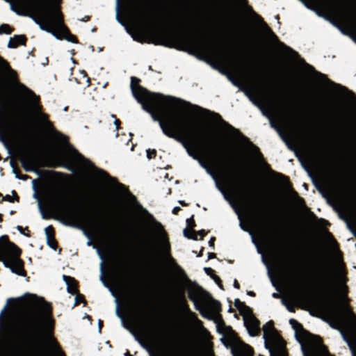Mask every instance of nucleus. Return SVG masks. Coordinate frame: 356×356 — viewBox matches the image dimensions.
I'll return each mask as SVG.
<instances>
[{"instance_id":"obj_19","label":"nucleus","mask_w":356,"mask_h":356,"mask_svg":"<svg viewBox=\"0 0 356 356\" xmlns=\"http://www.w3.org/2000/svg\"><path fill=\"white\" fill-rule=\"evenodd\" d=\"M343 340L348 343L353 354L356 353V335H341Z\"/></svg>"},{"instance_id":"obj_51","label":"nucleus","mask_w":356,"mask_h":356,"mask_svg":"<svg viewBox=\"0 0 356 356\" xmlns=\"http://www.w3.org/2000/svg\"><path fill=\"white\" fill-rule=\"evenodd\" d=\"M125 356H133L129 351H127V353H125Z\"/></svg>"},{"instance_id":"obj_11","label":"nucleus","mask_w":356,"mask_h":356,"mask_svg":"<svg viewBox=\"0 0 356 356\" xmlns=\"http://www.w3.org/2000/svg\"><path fill=\"white\" fill-rule=\"evenodd\" d=\"M300 343L304 356H328L327 347L321 335H295Z\"/></svg>"},{"instance_id":"obj_52","label":"nucleus","mask_w":356,"mask_h":356,"mask_svg":"<svg viewBox=\"0 0 356 356\" xmlns=\"http://www.w3.org/2000/svg\"><path fill=\"white\" fill-rule=\"evenodd\" d=\"M17 177H18L19 179H25L26 178V175H24V176H23V177H19V176H17Z\"/></svg>"},{"instance_id":"obj_44","label":"nucleus","mask_w":356,"mask_h":356,"mask_svg":"<svg viewBox=\"0 0 356 356\" xmlns=\"http://www.w3.org/2000/svg\"><path fill=\"white\" fill-rule=\"evenodd\" d=\"M222 337L224 338H228V337H233L234 338H236V337H238V335H225V334H223Z\"/></svg>"},{"instance_id":"obj_7","label":"nucleus","mask_w":356,"mask_h":356,"mask_svg":"<svg viewBox=\"0 0 356 356\" xmlns=\"http://www.w3.org/2000/svg\"><path fill=\"white\" fill-rule=\"evenodd\" d=\"M169 325L179 332H199L205 334L201 321L189 308L183 292L176 294L172 301V314L168 318Z\"/></svg>"},{"instance_id":"obj_59","label":"nucleus","mask_w":356,"mask_h":356,"mask_svg":"<svg viewBox=\"0 0 356 356\" xmlns=\"http://www.w3.org/2000/svg\"><path fill=\"white\" fill-rule=\"evenodd\" d=\"M101 268H103V263L101 264Z\"/></svg>"},{"instance_id":"obj_4","label":"nucleus","mask_w":356,"mask_h":356,"mask_svg":"<svg viewBox=\"0 0 356 356\" xmlns=\"http://www.w3.org/2000/svg\"><path fill=\"white\" fill-rule=\"evenodd\" d=\"M197 335H134L135 339L149 353L156 356V353L169 356H193L177 337H197ZM208 339L212 335H200Z\"/></svg>"},{"instance_id":"obj_5","label":"nucleus","mask_w":356,"mask_h":356,"mask_svg":"<svg viewBox=\"0 0 356 356\" xmlns=\"http://www.w3.org/2000/svg\"><path fill=\"white\" fill-rule=\"evenodd\" d=\"M67 155L66 158L58 153L52 152L48 155L47 163L49 165H63L74 171L77 166L82 167L86 170L93 172L102 180L107 181L110 184L115 186L122 193H126L127 189L122 184H118L115 178L109 177L106 172L98 169L90 161L83 157L72 146L67 145Z\"/></svg>"},{"instance_id":"obj_48","label":"nucleus","mask_w":356,"mask_h":356,"mask_svg":"<svg viewBox=\"0 0 356 356\" xmlns=\"http://www.w3.org/2000/svg\"><path fill=\"white\" fill-rule=\"evenodd\" d=\"M215 257V254L214 253H209V259H212V258H214Z\"/></svg>"},{"instance_id":"obj_61","label":"nucleus","mask_w":356,"mask_h":356,"mask_svg":"<svg viewBox=\"0 0 356 356\" xmlns=\"http://www.w3.org/2000/svg\"><path fill=\"white\" fill-rule=\"evenodd\" d=\"M1 220V215L0 214V221Z\"/></svg>"},{"instance_id":"obj_57","label":"nucleus","mask_w":356,"mask_h":356,"mask_svg":"<svg viewBox=\"0 0 356 356\" xmlns=\"http://www.w3.org/2000/svg\"><path fill=\"white\" fill-rule=\"evenodd\" d=\"M101 325H102V322H101V321H99V327H101Z\"/></svg>"},{"instance_id":"obj_6","label":"nucleus","mask_w":356,"mask_h":356,"mask_svg":"<svg viewBox=\"0 0 356 356\" xmlns=\"http://www.w3.org/2000/svg\"><path fill=\"white\" fill-rule=\"evenodd\" d=\"M41 195L45 203L63 216L70 225L82 226L91 224L90 220L81 212L72 209L67 195L56 185L49 184L43 187Z\"/></svg>"},{"instance_id":"obj_30","label":"nucleus","mask_w":356,"mask_h":356,"mask_svg":"<svg viewBox=\"0 0 356 356\" xmlns=\"http://www.w3.org/2000/svg\"><path fill=\"white\" fill-rule=\"evenodd\" d=\"M119 9H120V0H116V11H117L116 19L120 24L124 25V23L122 22V21L120 19V18L119 17Z\"/></svg>"},{"instance_id":"obj_36","label":"nucleus","mask_w":356,"mask_h":356,"mask_svg":"<svg viewBox=\"0 0 356 356\" xmlns=\"http://www.w3.org/2000/svg\"><path fill=\"white\" fill-rule=\"evenodd\" d=\"M17 356H27V354L21 348H18L16 351Z\"/></svg>"},{"instance_id":"obj_28","label":"nucleus","mask_w":356,"mask_h":356,"mask_svg":"<svg viewBox=\"0 0 356 356\" xmlns=\"http://www.w3.org/2000/svg\"><path fill=\"white\" fill-rule=\"evenodd\" d=\"M23 165L26 170H31L33 166V161L28 160L23 161Z\"/></svg>"},{"instance_id":"obj_34","label":"nucleus","mask_w":356,"mask_h":356,"mask_svg":"<svg viewBox=\"0 0 356 356\" xmlns=\"http://www.w3.org/2000/svg\"><path fill=\"white\" fill-rule=\"evenodd\" d=\"M321 78H322V81L325 82V83H330L332 85H334L337 88H339L340 86L339 85H336L334 84V83L331 82L330 80H328L323 74H320Z\"/></svg>"},{"instance_id":"obj_1","label":"nucleus","mask_w":356,"mask_h":356,"mask_svg":"<svg viewBox=\"0 0 356 356\" xmlns=\"http://www.w3.org/2000/svg\"><path fill=\"white\" fill-rule=\"evenodd\" d=\"M131 88L134 97L154 121H158L163 134L181 143L188 154L198 161L215 180L216 186L227 200L224 188L211 170L219 164L218 156L199 140L189 129L179 99L160 93L150 92L139 86V79L131 77Z\"/></svg>"},{"instance_id":"obj_50","label":"nucleus","mask_w":356,"mask_h":356,"mask_svg":"<svg viewBox=\"0 0 356 356\" xmlns=\"http://www.w3.org/2000/svg\"><path fill=\"white\" fill-rule=\"evenodd\" d=\"M248 294L249 296H254V293L253 291H248Z\"/></svg>"},{"instance_id":"obj_2","label":"nucleus","mask_w":356,"mask_h":356,"mask_svg":"<svg viewBox=\"0 0 356 356\" xmlns=\"http://www.w3.org/2000/svg\"><path fill=\"white\" fill-rule=\"evenodd\" d=\"M50 305L31 295L26 300H8L0 312V334H52Z\"/></svg>"},{"instance_id":"obj_3","label":"nucleus","mask_w":356,"mask_h":356,"mask_svg":"<svg viewBox=\"0 0 356 356\" xmlns=\"http://www.w3.org/2000/svg\"><path fill=\"white\" fill-rule=\"evenodd\" d=\"M3 99H6L15 114L21 115L26 108H29L41 127L51 132L60 142L67 140L65 136L54 130L47 115L41 111L39 97L18 81L17 72L0 56V106Z\"/></svg>"},{"instance_id":"obj_23","label":"nucleus","mask_w":356,"mask_h":356,"mask_svg":"<svg viewBox=\"0 0 356 356\" xmlns=\"http://www.w3.org/2000/svg\"><path fill=\"white\" fill-rule=\"evenodd\" d=\"M172 271L181 280H185L186 279L187 276H186V274L185 273L184 270H183V268L177 265V266H175L172 270Z\"/></svg>"},{"instance_id":"obj_47","label":"nucleus","mask_w":356,"mask_h":356,"mask_svg":"<svg viewBox=\"0 0 356 356\" xmlns=\"http://www.w3.org/2000/svg\"><path fill=\"white\" fill-rule=\"evenodd\" d=\"M33 197L38 200L39 205H40V198L38 197V195L36 193H35Z\"/></svg>"},{"instance_id":"obj_15","label":"nucleus","mask_w":356,"mask_h":356,"mask_svg":"<svg viewBox=\"0 0 356 356\" xmlns=\"http://www.w3.org/2000/svg\"><path fill=\"white\" fill-rule=\"evenodd\" d=\"M55 335H0L1 337V356L3 355V343L6 337H50L54 343L55 347L58 350L59 356H65L64 352L61 350L60 345L54 337Z\"/></svg>"},{"instance_id":"obj_46","label":"nucleus","mask_w":356,"mask_h":356,"mask_svg":"<svg viewBox=\"0 0 356 356\" xmlns=\"http://www.w3.org/2000/svg\"><path fill=\"white\" fill-rule=\"evenodd\" d=\"M234 286L236 289H239V284L238 283L236 280H234Z\"/></svg>"},{"instance_id":"obj_29","label":"nucleus","mask_w":356,"mask_h":356,"mask_svg":"<svg viewBox=\"0 0 356 356\" xmlns=\"http://www.w3.org/2000/svg\"><path fill=\"white\" fill-rule=\"evenodd\" d=\"M188 227L186 229L188 231V234H191L190 231H193L192 229L195 226V222L193 218L187 219Z\"/></svg>"},{"instance_id":"obj_25","label":"nucleus","mask_w":356,"mask_h":356,"mask_svg":"<svg viewBox=\"0 0 356 356\" xmlns=\"http://www.w3.org/2000/svg\"><path fill=\"white\" fill-rule=\"evenodd\" d=\"M264 334H274L273 323L272 321L267 323L263 326Z\"/></svg>"},{"instance_id":"obj_18","label":"nucleus","mask_w":356,"mask_h":356,"mask_svg":"<svg viewBox=\"0 0 356 356\" xmlns=\"http://www.w3.org/2000/svg\"><path fill=\"white\" fill-rule=\"evenodd\" d=\"M26 38L24 35H17L13 36V38H10L8 43V48H16L19 45H22L25 44Z\"/></svg>"},{"instance_id":"obj_45","label":"nucleus","mask_w":356,"mask_h":356,"mask_svg":"<svg viewBox=\"0 0 356 356\" xmlns=\"http://www.w3.org/2000/svg\"><path fill=\"white\" fill-rule=\"evenodd\" d=\"M17 230H18L20 233H22V234H24L23 227H21V226H17Z\"/></svg>"},{"instance_id":"obj_37","label":"nucleus","mask_w":356,"mask_h":356,"mask_svg":"<svg viewBox=\"0 0 356 356\" xmlns=\"http://www.w3.org/2000/svg\"><path fill=\"white\" fill-rule=\"evenodd\" d=\"M48 239V243L49 245V246L53 248V249H56V242L54 241V239H51V238H47Z\"/></svg>"},{"instance_id":"obj_24","label":"nucleus","mask_w":356,"mask_h":356,"mask_svg":"<svg viewBox=\"0 0 356 356\" xmlns=\"http://www.w3.org/2000/svg\"><path fill=\"white\" fill-rule=\"evenodd\" d=\"M289 322L295 331V334H302L301 332L302 327V325L299 323H298L294 319H291ZM307 334H309V333L307 332Z\"/></svg>"},{"instance_id":"obj_53","label":"nucleus","mask_w":356,"mask_h":356,"mask_svg":"<svg viewBox=\"0 0 356 356\" xmlns=\"http://www.w3.org/2000/svg\"><path fill=\"white\" fill-rule=\"evenodd\" d=\"M134 40H139V39L136 35H132Z\"/></svg>"},{"instance_id":"obj_56","label":"nucleus","mask_w":356,"mask_h":356,"mask_svg":"<svg viewBox=\"0 0 356 356\" xmlns=\"http://www.w3.org/2000/svg\"><path fill=\"white\" fill-rule=\"evenodd\" d=\"M273 296H274V297H277V294H276V293H273Z\"/></svg>"},{"instance_id":"obj_8","label":"nucleus","mask_w":356,"mask_h":356,"mask_svg":"<svg viewBox=\"0 0 356 356\" xmlns=\"http://www.w3.org/2000/svg\"><path fill=\"white\" fill-rule=\"evenodd\" d=\"M188 298L204 317L215 321L220 334H224L220 331L222 323V319L219 316L220 310V302L213 299L209 293L199 286H195L188 290ZM226 334L229 333L227 332Z\"/></svg>"},{"instance_id":"obj_31","label":"nucleus","mask_w":356,"mask_h":356,"mask_svg":"<svg viewBox=\"0 0 356 356\" xmlns=\"http://www.w3.org/2000/svg\"><path fill=\"white\" fill-rule=\"evenodd\" d=\"M213 280L214 282L219 286V287L220 289H222V286L220 284V279L219 277H218L215 274H212L211 277Z\"/></svg>"},{"instance_id":"obj_17","label":"nucleus","mask_w":356,"mask_h":356,"mask_svg":"<svg viewBox=\"0 0 356 356\" xmlns=\"http://www.w3.org/2000/svg\"><path fill=\"white\" fill-rule=\"evenodd\" d=\"M63 278L67 284V291L72 295L77 293V284L76 280L70 276L63 275Z\"/></svg>"},{"instance_id":"obj_16","label":"nucleus","mask_w":356,"mask_h":356,"mask_svg":"<svg viewBox=\"0 0 356 356\" xmlns=\"http://www.w3.org/2000/svg\"><path fill=\"white\" fill-rule=\"evenodd\" d=\"M191 42L198 49L204 52L211 51L209 44L205 41V38L202 36L201 38L193 37L191 38Z\"/></svg>"},{"instance_id":"obj_26","label":"nucleus","mask_w":356,"mask_h":356,"mask_svg":"<svg viewBox=\"0 0 356 356\" xmlns=\"http://www.w3.org/2000/svg\"><path fill=\"white\" fill-rule=\"evenodd\" d=\"M13 29L8 24H2L0 26V34H7L9 35L12 33Z\"/></svg>"},{"instance_id":"obj_41","label":"nucleus","mask_w":356,"mask_h":356,"mask_svg":"<svg viewBox=\"0 0 356 356\" xmlns=\"http://www.w3.org/2000/svg\"><path fill=\"white\" fill-rule=\"evenodd\" d=\"M214 241H215V238H211L209 242V245L211 247V248H213L214 246Z\"/></svg>"},{"instance_id":"obj_49","label":"nucleus","mask_w":356,"mask_h":356,"mask_svg":"<svg viewBox=\"0 0 356 356\" xmlns=\"http://www.w3.org/2000/svg\"><path fill=\"white\" fill-rule=\"evenodd\" d=\"M179 210V207H175V208L173 209V213H177V211H178Z\"/></svg>"},{"instance_id":"obj_10","label":"nucleus","mask_w":356,"mask_h":356,"mask_svg":"<svg viewBox=\"0 0 356 356\" xmlns=\"http://www.w3.org/2000/svg\"><path fill=\"white\" fill-rule=\"evenodd\" d=\"M20 254V249L9 241L6 236L0 237V260L13 273L23 275V262L19 259Z\"/></svg>"},{"instance_id":"obj_13","label":"nucleus","mask_w":356,"mask_h":356,"mask_svg":"<svg viewBox=\"0 0 356 356\" xmlns=\"http://www.w3.org/2000/svg\"><path fill=\"white\" fill-rule=\"evenodd\" d=\"M238 307L248 334H257L259 331V321L254 317L250 308L240 302Z\"/></svg>"},{"instance_id":"obj_27","label":"nucleus","mask_w":356,"mask_h":356,"mask_svg":"<svg viewBox=\"0 0 356 356\" xmlns=\"http://www.w3.org/2000/svg\"><path fill=\"white\" fill-rule=\"evenodd\" d=\"M254 355V350L252 348L248 346L244 350H243L239 356H253Z\"/></svg>"},{"instance_id":"obj_43","label":"nucleus","mask_w":356,"mask_h":356,"mask_svg":"<svg viewBox=\"0 0 356 356\" xmlns=\"http://www.w3.org/2000/svg\"><path fill=\"white\" fill-rule=\"evenodd\" d=\"M5 200L7 201H9V202H13V200L12 199V197L10 195H6L5 197Z\"/></svg>"},{"instance_id":"obj_42","label":"nucleus","mask_w":356,"mask_h":356,"mask_svg":"<svg viewBox=\"0 0 356 356\" xmlns=\"http://www.w3.org/2000/svg\"><path fill=\"white\" fill-rule=\"evenodd\" d=\"M82 297H81L80 296H76V304H78L79 302H80L82 300Z\"/></svg>"},{"instance_id":"obj_22","label":"nucleus","mask_w":356,"mask_h":356,"mask_svg":"<svg viewBox=\"0 0 356 356\" xmlns=\"http://www.w3.org/2000/svg\"><path fill=\"white\" fill-rule=\"evenodd\" d=\"M138 19L143 24L145 25H151L152 23L149 21V19L146 16L145 13L143 10L138 11Z\"/></svg>"},{"instance_id":"obj_38","label":"nucleus","mask_w":356,"mask_h":356,"mask_svg":"<svg viewBox=\"0 0 356 356\" xmlns=\"http://www.w3.org/2000/svg\"><path fill=\"white\" fill-rule=\"evenodd\" d=\"M204 271L210 277H211L212 274H214L213 270L211 268H204Z\"/></svg>"},{"instance_id":"obj_12","label":"nucleus","mask_w":356,"mask_h":356,"mask_svg":"<svg viewBox=\"0 0 356 356\" xmlns=\"http://www.w3.org/2000/svg\"><path fill=\"white\" fill-rule=\"evenodd\" d=\"M263 338L270 356H289L282 335H263Z\"/></svg>"},{"instance_id":"obj_33","label":"nucleus","mask_w":356,"mask_h":356,"mask_svg":"<svg viewBox=\"0 0 356 356\" xmlns=\"http://www.w3.org/2000/svg\"><path fill=\"white\" fill-rule=\"evenodd\" d=\"M52 232H53V228H52L51 226H49V227L45 228V233L47 234V238H51Z\"/></svg>"},{"instance_id":"obj_21","label":"nucleus","mask_w":356,"mask_h":356,"mask_svg":"<svg viewBox=\"0 0 356 356\" xmlns=\"http://www.w3.org/2000/svg\"><path fill=\"white\" fill-rule=\"evenodd\" d=\"M260 20H261L260 19ZM261 27L264 31V33L269 37L270 39L276 38V35L273 33V32L271 31V29L268 27V26L263 21H261Z\"/></svg>"},{"instance_id":"obj_40","label":"nucleus","mask_w":356,"mask_h":356,"mask_svg":"<svg viewBox=\"0 0 356 356\" xmlns=\"http://www.w3.org/2000/svg\"><path fill=\"white\" fill-rule=\"evenodd\" d=\"M350 321H352L353 326L355 328V330H356V321L354 319V317L352 316H350Z\"/></svg>"},{"instance_id":"obj_54","label":"nucleus","mask_w":356,"mask_h":356,"mask_svg":"<svg viewBox=\"0 0 356 356\" xmlns=\"http://www.w3.org/2000/svg\"><path fill=\"white\" fill-rule=\"evenodd\" d=\"M35 166H37L38 164V159H37V157L35 158Z\"/></svg>"},{"instance_id":"obj_14","label":"nucleus","mask_w":356,"mask_h":356,"mask_svg":"<svg viewBox=\"0 0 356 356\" xmlns=\"http://www.w3.org/2000/svg\"><path fill=\"white\" fill-rule=\"evenodd\" d=\"M220 120L222 121V125L223 126L224 129L227 131V133H229L232 136L240 140L241 143H243L244 145L246 146V147L248 149V150L252 155H254L257 159H259L261 156V154L259 152L258 147L253 145L248 140V138L242 135L238 129H235L232 125L229 124L228 123L225 122L221 119Z\"/></svg>"},{"instance_id":"obj_35","label":"nucleus","mask_w":356,"mask_h":356,"mask_svg":"<svg viewBox=\"0 0 356 356\" xmlns=\"http://www.w3.org/2000/svg\"><path fill=\"white\" fill-rule=\"evenodd\" d=\"M111 117L114 119V124L115 125L116 129L118 130L120 128V120L117 119L114 115H111Z\"/></svg>"},{"instance_id":"obj_62","label":"nucleus","mask_w":356,"mask_h":356,"mask_svg":"<svg viewBox=\"0 0 356 356\" xmlns=\"http://www.w3.org/2000/svg\"><path fill=\"white\" fill-rule=\"evenodd\" d=\"M184 334H186L187 333H186V332H184Z\"/></svg>"},{"instance_id":"obj_39","label":"nucleus","mask_w":356,"mask_h":356,"mask_svg":"<svg viewBox=\"0 0 356 356\" xmlns=\"http://www.w3.org/2000/svg\"><path fill=\"white\" fill-rule=\"evenodd\" d=\"M219 58L221 60V62L228 63L229 62L227 58H225L224 56H218Z\"/></svg>"},{"instance_id":"obj_55","label":"nucleus","mask_w":356,"mask_h":356,"mask_svg":"<svg viewBox=\"0 0 356 356\" xmlns=\"http://www.w3.org/2000/svg\"><path fill=\"white\" fill-rule=\"evenodd\" d=\"M82 74H83V76H86V72H83H83H82Z\"/></svg>"},{"instance_id":"obj_9","label":"nucleus","mask_w":356,"mask_h":356,"mask_svg":"<svg viewBox=\"0 0 356 356\" xmlns=\"http://www.w3.org/2000/svg\"><path fill=\"white\" fill-rule=\"evenodd\" d=\"M136 208L141 217L149 222L151 225L156 238L159 251L172 270L178 264L170 253V244L169 243L167 233L164 230L163 227L141 205L136 204Z\"/></svg>"},{"instance_id":"obj_58","label":"nucleus","mask_w":356,"mask_h":356,"mask_svg":"<svg viewBox=\"0 0 356 356\" xmlns=\"http://www.w3.org/2000/svg\"><path fill=\"white\" fill-rule=\"evenodd\" d=\"M179 202H180V204H181L182 205H185V204H184L183 202H181V201H180Z\"/></svg>"},{"instance_id":"obj_20","label":"nucleus","mask_w":356,"mask_h":356,"mask_svg":"<svg viewBox=\"0 0 356 356\" xmlns=\"http://www.w3.org/2000/svg\"><path fill=\"white\" fill-rule=\"evenodd\" d=\"M191 234H188V231L186 229H184V234L186 237L188 238H193L195 240L197 239V237L200 236V238L202 239L204 236L206 234V232L204 230H201L198 232H195L194 231H190Z\"/></svg>"},{"instance_id":"obj_32","label":"nucleus","mask_w":356,"mask_h":356,"mask_svg":"<svg viewBox=\"0 0 356 356\" xmlns=\"http://www.w3.org/2000/svg\"><path fill=\"white\" fill-rule=\"evenodd\" d=\"M156 150L154 149H147V156L148 159L154 158L156 156Z\"/></svg>"},{"instance_id":"obj_60","label":"nucleus","mask_w":356,"mask_h":356,"mask_svg":"<svg viewBox=\"0 0 356 356\" xmlns=\"http://www.w3.org/2000/svg\"><path fill=\"white\" fill-rule=\"evenodd\" d=\"M87 82L89 83H90V81H89V79H87Z\"/></svg>"}]
</instances>
